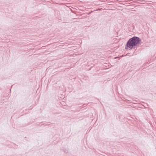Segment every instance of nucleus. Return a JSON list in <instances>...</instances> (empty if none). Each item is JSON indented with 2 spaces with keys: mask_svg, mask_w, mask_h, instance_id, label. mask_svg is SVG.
Here are the masks:
<instances>
[{
  "mask_svg": "<svg viewBox=\"0 0 156 156\" xmlns=\"http://www.w3.org/2000/svg\"><path fill=\"white\" fill-rule=\"evenodd\" d=\"M141 40L139 37L134 36L129 38L127 42L125 49L126 50H130L133 49L136 50L138 46L141 44Z\"/></svg>",
  "mask_w": 156,
  "mask_h": 156,
  "instance_id": "1",
  "label": "nucleus"
},
{
  "mask_svg": "<svg viewBox=\"0 0 156 156\" xmlns=\"http://www.w3.org/2000/svg\"><path fill=\"white\" fill-rule=\"evenodd\" d=\"M61 149L62 151L66 153H68L69 152L68 150L64 147H62Z\"/></svg>",
  "mask_w": 156,
  "mask_h": 156,
  "instance_id": "2",
  "label": "nucleus"
}]
</instances>
